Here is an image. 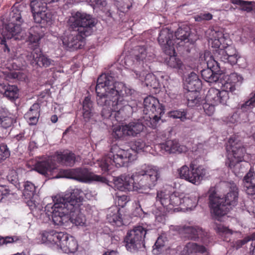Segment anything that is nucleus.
<instances>
[{
	"instance_id": "obj_1",
	"label": "nucleus",
	"mask_w": 255,
	"mask_h": 255,
	"mask_svg": "<svg viewBox=\"0 0 255 255\" xmlns=\"http://www.w3.org/2000/svg\"><path fill=\"white\" fill-rule=\"evenodd\" d=\"M97 104L103 107L101 115L110 118L113 115L117 122H122L132 112L130 105L133 91L113 77L106 74L98 78L96 87Z\"/></svg>"
},
{
	"instance_id": "obj_2",
	"label": "nucleus",
	"mask_w": 255,
	"mask_h": 255,
	"mask_svg": "<svg viewBox=\"0 0 255 255\" xmlns=\"http://www.w3.org/2000/svg\"><path fill=\"white\" fill-rule=\"evenodd\" d=\"M50 0H32L30 7L35 22L40 25L33 26L30 29L28 41L29 47L32 50L29 56L31 64L40 67H48L51 60L42 53L39 46V41L43 36L41 29L47 25H50L53 15L47 10V5L51 3Z\"/></svg>"
},
{
	"instance_id": "obj_3",
	"label": "nucleus",
	"mask_w": 255,
	"mask_h": 255,
	"mask_svg": "<svg viewBox=\"0 0 255 255\" xmlns=\"http://www.w3.org/2000/svg\"><path fill=\"white\" fill-rule=\"evenodd\" d=\"M68 23L72 30L65 32L61 37L63 46L70 50L83 48L85 37L93 33L96 20L89 14L77 11L70 17Z\"/></svg>"
},
{
	"instance_id": "obj_4",
	"label": "nucleus",
	"mask_w": 255,
	"mask_h": 255,
	"mask_svg": "<svg viewBox=\"0 0 255 255\" xmlns=\"http://www.w3.org/2000/svg\"><path fill=\"white\" fill-rule=\"evenodd\" d=\"M209 194L211 212L217 218L225 215L237 204L238 191L234 183L231 184L230 191L224 198L218 196L213 188L209 190Z\"/></svg>"
},
{
	"instance_id": "obj_5",
	"label": "nucleus",
	"mask_w": 255,
	"mask_h": 255,
	"mask_svg": "<svg viewBox=\"0 0 255 255\" xmlns=\"http://www.w3.org/2000/svg\"><path fill=\"white\" fill-rule=\"evenodd\" d=\"M156 202H159L168 211H174L181 205L187 209L192 210L196 206L198 199L195 196L185 197L177 193L170 194L161 191L157 193Z\"/></svg>"
},
{
	"instance_id": "obj_6",
	"label": "nucleus",
	"mask_w": 255,
	"mask_h": 255,
	"mask_svg": "<svg viewBox=\"0 0 255 255\" xmlns=\"http://www.w3.org/2000/svg\"><path fill=\"white\" fill-rule=\"evenodd\" d=\"M23 22L20 12L18 10H13L10 13L9 22L6 25L0 37V45L4 52L10 51L7 41L13 38L19 39L22 31L21 25Z\"/></svg>"
},
{
	"instance_id": "obj_7",
	"label": "nucleus",
	"mask_w": 255,
	"mask_h": 255,
	"mask_svg": "<svg viewBox=\"0 0 255 255\" xmlns=\"http://www.w3.org/2000/svg\"><path fill=\"white\" fill-rule=\"evenodd\" d=\"M143 120L147 127L155 128L161 117L164 113V107L159 100L152 96H149L143 101Z\"/></svg>"
},
{
	"instance_id": "obj_8",
	"label": "nucleus",
	"mask_w": 255,
	"mask_h": 255,
	"mask_svg": "<svg viewBox=\"0 0 255 255\" xmlns=\"http://www.w3.org/2000/svg\"><path fill=\"white\" fill-rule=\"evenodd\" d=\"M82 192L78 189H74L70 192L68 202L69 207V222L76 226H82L85 224V216L79 210V206L83 201Z\"/></svg>"
},
{
	"instance_id": "obj_9",
	"label": "nucleus",
	"mask_w": 255,
	"mask_h": 255,
	"mask_svg": "<svg viewBox=\"0 0 255 255\" xmlns=\"http://www.w3.org/2000/svg\"><path fill=\"white\" fill-rule=\"evenodd\" d=\"M147 230L143 227H134L129 230L124 238L125 246L128 251L136 252L145 248L144 238Z\"/></svg>"
},
{
	"instance_id": "obj_10",
	"label": "nucleus",
	"mask_w": 255,
	"mask_h": 255,
	"mask_svg": "<svg viewBox=\"0 0 255 255\" xmlns=\"http://www.w3.org/2000/svg\"><path fill=\"white\" fill-rule=\"evenodd\" d=\"M159 177V174L156 169L148 168L134 174V178L138 188L143 187L151 188L155 185Z\"/></svg>"
},
{
	"instance_id": "obj_11",
	"label": "nucleus",
	"mask_w": 255,
	"mask_h": 255,
	"mask_svg": "<svg viewBox=\"0 0 255 255\" xmlns=\"http://www.w3.org/2000/svg\"><path fill=\"white\" fill-rule=\"evenodd\" d=\"M205 174L206 169L203 166L196 167L193 163L190 164V168L186 165L183 166L179 172L181 178L195 184H199Z\"/></svg>"
},
{
	"instance_id": "obj_12",
	"label": "nucleus",
	"mask_w": 255,
	"mask_h": 255,
	"mask_svg": "<svg viewBox=\"0 0 255 255\" xmlns=\"http://www.w3.org/2000/svg\"><path fill=\"white\" fill-rule=\"evenodd\" d=\"M55 209L52 215L53 224L59 226H67L69 222L67 201L65 199H60L56 204Z\"/></svg>"
},
{
	"instance_id": "obj_13",
	"label": "nucleus",
	"mask_w": 255,
	"mask_h": 255,
	"mask_svg": "<svg viewBox=\"0 0 255 255\" xmlns=\"http://www.w3.org/2000/svg\"><path fill=\"white\" fill-rule=\"evenodd\" d=\"M70 178L80 181H94L107 183L108 180L103 176L95 174L86 168H77L70 172Z\"/></svg>"
},
{
	"instance_id": "obj_14",
	"label": "nucleus",
	"mask_w": 255,
	"mask_h": 255,
	"mask_svg": "<svg viewBox=\"0 0 255 255\" xmlns=\"http://www.w3.org/2000/svg\"><path fill=\"white\" fill-rule=\"evenodd\" d=\"M207 68L202 70L201 74L202 78L209 83H214L219 79L218 72L221 70L220 64L211 56L207 61Z\"/></svg>"
},
{
	"instance_id": "obj_15",
	"label": "nucleus",
	"mask_w": 255,
	"mask_h": 255,
	"mask_svg": "<svg viewBox=\"0 0 255 255\" xmlns=\"http://www.w3.org/2000/svg\"><path fill=\"white\" fill-rule=\"evenodd\" d=\"M173 37V31L167 27L162 28L159 33L158 41L167 55L175 53Z\"/></svg>"
},
{
	"instance_id": "obj_16",
	"label": "nucleus",
	"mask_w": 255,
	"mask_h": 255,
	"mask_svg": "<svg viewBox=\"0 0 255 255\" xmlns=\"http://www.w3.org/2000/svg\"><path fill=\"white\" fill-rule=\"evenodd\" d=\"M216 58L224 63L235 65L237 63L238 55L236 48L232 46L224 47L223 49L215 50L214 52Z\"/></svg>"
},
{
	"instance_id": "obj_17",
	"label": "nucleus",
	"mask_w": 255,
	"mask_h": 255,
	"mask_svg": "<svg viewBox=\"0 0 255 255\" xmlns=\"http://www.w3.org/2000/svg\"><path fill=\"white\" fill-rule=\"evenodd\" d=\"M114 183L118 189L122 191H132L138 188L134 178V174L132 175L123 174L114 177Z\"/></svg>"
},
{
	"instance_id": "obj_18",
	"label": "nucleus",
	"mask_w": 255,
	"mask_h": 255,
	"mask_svg": "<svg viewBox=\"0 0 255 255\" xmlns=\"http://www.w3.org/2000/svg\"><path fill=\"white\" fill-rule=\"evenodd\" d=\"M226 150L229 154L232 153L235 159H242L246 153V149L236 135L230 137L227 143Z\"/></svg>"
},
{
	"instance_id": "obj_19",
	"label": "nucleus",
	"mask_w": 255,
	"mask_h": 255,
	"mask_svg": "<svg viewBox=\"0 0 255 255\" xmlns=\"http://www.w3.org/2000/svg\"><path fill=\"white\" fill-rule=\"evenodd\" d=\"M229 99V93L225 91H220L216 88H211L207 92L205 101L216 105H218L219 104L226 105Z\"/></svg>"
},
{
	"instance_id": "obj_20",
	"label": "nucleus",
	"mask_w": 255,
	"mask_h": 255,
	"mask_svg": "<svg viewBox=\"0 0 255 255\" xmlns=\"http://www.w3.org/2000/svg\"><path fill=\"white\" fill-rule=\"evenodd\" d=\"M174 37V42L180 41L178 42V43L184 42L185 43L193 44L197 39V35L192 33L190 27L186 25L179 27L175 32Z\"/></svg>"
},
{
	"instance_id": "obj_21",
	"label": "nucleus",
	"mask_w": 255,
	"mask_h": 255,
	"mask_svg": "<svg viewBox=\"0 0 255 255\" xmlns=\"http://www.w3.org/2000/svg\"><path fill=\"white\" fill-rule=\"evenodd\" d=\"M162 152L167 153H181L187 151V147L183 145H180L176 140H168L164 143L158 145Z\"/></svg>"
},
{
	"instance_id": "obj_22",
	"label": "nucleus",
	"mask_w": 255,
	"mask_h": 255,
	"mask_svg": "<svg viewBox=\"0 0 255 255\" xmlns=\"http://www.w3.org/2000/svg\"><path fill=\"white\" fill-rule=\"evenodd\" d=\"M57 247H59L65 253H73L78 249V244L76 240L67 234L62 233Z\"/></svg>"
},
{
	"instance_id": "obj_23",
	"label": "nucleus",
	"mask_w": 255,
	"mask_h": 255,
	"mask_svg": "<svg viewBox=\"0 0 255 255\" xmlns=\"http://www.w3.org/2000/svg\"><path fill=\"white\" fill-rule=\"evenodd\" d=\"M83 117L85 122L92 124L97 120L98 114L93 112V104L90 98L86 97L83 102Z\"/></svg>"
},
{
	"instance_id": "obj_24",
	"label": "nucleus",
	"mask_w": 255,
	"mask_h": 255,
	"mask_svg": "<svg viewBox=\"0 0 255 255\" xmlns=\"http://www.w3.org/2000/svg\"><path fill=\"white\" fill-rule=\"evenodd\" d=\"M62 233L53 230L43 231L40 233L41 241L43 243L57 247L61 237L63 236Z\"/></svg>"
},
{
	"instance_id": "obj_25",
	"label": "nucleus",
	"mask_w": 255,
	"mask_h": 255,
	"mask_svg": "<svg viewBox=\"0 0 255 255\" xmlns=\"http://www.w3.org/2000/svg\"><path fill=\"white\" fill-rule=\"evenodd\" d=\"M154 57L153 54L147 55L146 49L144 46H138L134 51L133 62L135 64H140L144 62H150L153 59Z\"/></svg>"
},
{
	"instance_id": "obj_26",
	"label": "nucleus",
	"mask_w": 255,
	"mask_h": 255,
	"mask_svg": "<svg viewBox=\"0 0 255 255\" xmlns=\"http://www.w3.org/2000/svg\"><path fill=\"white\" fill-rule=\"evenodd\" d=\"M40 105L38 103H34L24 114V118L30 126L36 125L40 115Z\"/></svg>"
},
{
	"instance_id": "obj_27",
	"label": "nucleus",
	"mask_w": 255,
	"mask_h": 255,
	"mask_svg": "<svg viewBox=\"0 0 255 255\" xmlns=\"http://www.w3.org/2000/svg\"><path fill=\"white\" fill-rule=\"evenodd\" d=\"M202 86V81L194 72L190 73L186 79L184 87L189 92H197Z\"/></svg>"
},
{
	"instance_id": "obj_28",
	"label": "nucleus",
	"mask_w": 255,
	"mask_h": 255,
	"mask_svg": "<svg viewBox=\"0 0 255 255\" xmlns=\"http://www.w3.org/2000/svg\"><path fill=\"white\" fill-rule=\"evenodd\" d=\"M0 93L8 100L13 101L18 98L19 89L15 85L0 84Z\"/></svg>"
},
{
	"instance_id": "obj_29",
	"label": "nucleus",
	"mask_w": 255,
	"mask_h": 255,
	"mask_svg": "<svg viewBox=\"0 0 255 255\" xmlns=\"http://www.w3.org/2000/svg\"><path fill=\"white\" fill-rule=\"evenodd\" d=\"M239 82L238 75L236 73H231L228 76L225 77L222 83L221 91H225L228 93L229 92H233L236 90V85Z\"/></svg>"
},
{
	"instance_id": "obj_30",
	"label": "nucleus",
	"mask_w": 255,
	"mask_h": 255,
	"mask_svg": "<svg viewBox=\"0 0 255 255\" xmlns=\"http://www.w3.org/2000/svg\"><path fill=\"white\" fill-rule=\"evenodd\" d=\"M199 227L189 226H182L179 227L178 231L180 234L189 240L196 241L198 239Z\"/></svg>"
},
{
	"instance_id": "obj_31",
	"label": "nucleus",
	"mask_w": 255,
	"mask_h": 255,
	"mask_svg": "<svg viewBox=\"0 0 255 255\" xmlns=\"http://www.w3.org/2000/svg\"><path fill=\"white\" fill-rule=\"evenodd\" d=\"M55 168L56 165L52 160L38 161L34 166V169L42 175H45Z\"/></svg>"
},
{
	"instance_id": "obj_32",
	"label": "nucleus",
	"mask_w": 255,
	"mask_h": 255,
	"mask_svg": "<svg viewBox=\"0 0 255 255\" xmlns=\"http://www.w3.org/2000/svg\"><path fill=\"white\" fill-rule=\"evenodd\" d=\"M119 162H116L115 160H101L100 163V166L102 170L104 172H107L113 170V167L116 165L117 167L122 166H128L130 162L129 160H117Z\"/></svg>"
},
{
	"instance_id": "obj_33",
	"label": "nucleus",
	"mask_w": 255,
	"mask_h": 255,
	"mask_svg": "<svg viewBox=\"0 0 255 255\" xmlns=\"http://www.w3.org/2000/svg\"><path fill=\"white\" fill-rule=\"evenodd\" d=\"M244 187L249 195H255V175L250 171L244 177Z\"/></svg>"
},
{
	"instance_id": "obj_34",
	"label": "nucleus",
	"mask_w": 255,
	"mask_h": 255,
	"mask_svg": "<svg viewBox=\"0 0 255 255\" xmlns=\"http://www.w3.org/2000/svg\"><path fill=\"white\" fill-rule=\"evenodd\" d=\"M147 126L144 121L142 123L139 122H132L126 125V128L128 135L134 136L142 131L144 127Z\"/></svg>"
},
{
	"instance_id": "obj_35",
	"label": "nucleus",
	"mask_w": 255,
	"mask_h": 255,
	"mask_svg": "<svg viewBox=\"0 0 255 255\" xmlns=\"http://www.w3.org/2000/svg\"><path fill=\"white\" fill-rule=\"evenodd\" d=\"M225 40L223 34L221 32L215 31L213 33V37L211 38L209 40V42L213 48H217L216 50L219 49H223L224 46H222V43Z\"/></svg>"
},
{
	"instance_id": "obj_36",
	"label": "nucleus",
	"mask_w": 255,
	"mask_h": 255,
	"mask_svg": "<svg viewBox=\"0 0 255 255\" xmlns=\"http://www.w3.org/2000/svg\"><path fill=\"white\" fill-rule=\"evenodd\" d=\"M255 108V91L251 93L248 99L243 104L239 105V109L243 112H248Z\"/></svg>"
},
{
	"instance_id": "obj_37",
	"label": "nucleus",
	"mask_w": 255,
	"mask_h": 255,
	"mask_svg": "<svg viewBox=\"0 0 255 255\" xmlns=\"http://www.w3.org/2000/svg\"><path fill=\"white\" fill-rule=\"evenodd\" d=\"M107 219L108 222L113 226L120 227L123 225L122 218L117 209L114 210L113 212L111 211V213H109Z\"/></svg>"
},
{
	"instance_id": "obj_38",
	"label": "nucleus",
	"mask_w": 255,
	"mask_h": 255,
	"mask_svg": "<svg viewBox=\"0 0 255 255\" xmlns=\"http://www.w3.org/2000/svg\"><path fill=\"white\" fill-rule=\"evenodd\" d=\"M12 119L8 115L6 109L0 107V126L6 128L11 126Z\"/></svg>"
},
{
	"instance_id": "obj_39",
	"label": "nucleus",
	"mask_w": 255,
	"mask_h": 255,
	"mask_svg": "<svg viewBox=\"0 0 255 255\" xmlns=\"http://www.w3.org/2000/svg\"><path fill=\"white\" fill-rule=\"evenodd\" d=\"M184 250L188 254L191 253H204L206 252V248L202 245H198L196 243L189 242L184 247Z\"/></svg>"
},
{
	"instance_id": "obj_40",
	"label": "nucleus",
	"mask_w": 255,
	"mask_h": 255,
	"mask_svg": "<svg viewBox=\"0 0 255 255\" xmlns=\"http://www.w3.org/2000/svg\"><path fill=\"white\" fill-rule=\"evenodd\" d=\"M168 55V58H166L165 62L167 65L170 67L176 69H181L183 64L181 60L176 56L174 54Z\"/></svg>"
},
{
	"instance_id": "obj_41",
	"label": "nucleus",
	"mask_w": 255,
	"mask_h": 255,
	"mask_svg": "<svg viewBox=\"0 0 255 255\" xmlns=\"http://www.w3.org/2000/svg\"><path fill=\"white\" fill-rule=\"evenodd\" d=\"M145 84L147 87L153 89L160 88L161 84L159 80L157 79L155 75L153 74L149 73L146 75L145 78Z\"/></svg>"
},
{
	"instance_id": "obj_42",
	"label": "nucleus",
	"mask_w": 255,
	"mask_h": 255,
	"mask_svg": "<svg viewBox=\"0 0 255 255\" xmlns=\"http://www.w3.org/2000/svg\"><path fill=\"white\" fill-rule=\"evenodd\" d=\"M70 195V192L64 195V196H56L53 199L54 203L52 204H48L45 207V211L46 213L49 216L50 214L52 215L53 214L54 212H55V205L59 201L60 199H65L66 201H68L69 196Z\"/></svg>"
},
{
	"instance_id": "obj_43",
	"label": "nucleus",
	"mask_w": 255,
	"mask_h": 255,
	"mask_svg": "<svg viewBox=\"0 0 255 255\" xmlns=\"http://www.w3.org/2000/svg\"><path fill=\"white\" fill-rule=\"evenodd\" d=\"M231 2L240 6V9L247 12H251L253 9V1H245L243 0H231Z\"/></svg>"
},
{
	"instance_id": "obj_44",
	"label": "nucleus",
	"mask_w": 255,
	"mask_h": 255,
	"mask_svg": "<svg viewBox=\"0 0 255 255\" xmlns=\"http://www.w3.org/2000/svg\"><path fill=\"white\" fill-rule=\"evenodd\" d=\"M125 126L115 127L112 133V136L116 139H121L125 135H128V132Z\"/></svg>"
},
{
	"instance_id": "obj_45",
	"label": "nucleus",
	"mask_w": 255,
	"mask_h": 255,
	"mask_svg": "<svg viewBox=\"0 0 255 255\" xmlns=\"http://www.w3.org/2000/svg\"><path fill=\"white\" fill-rule=\"evenodd\" d=\"M164 246L165 242L162 237H158L153 247L152 253L154 255H159L164 251Z\"/></svg>"
},
{
	"instance_id": "obj_46",
	"label": "nucleus",
	"mask_w": 255,
	"mask_h": 255,
	"mask_svg": "<svg viewBox=\"0 0 255 255\" xmlns=\"http://www.w3.org/2000/svg\"><path fill=\"white\" fill-rule=\"evenodd\" d=\"M57 159H76V155L72 151L68 150L57 151L55 153Z\"/></svg>"
},
{
	"instance_id": "obj_47",
	"label": "nucleus",
	"mask_w": 255,
	"mask_h": 255,
	"mask_svg": "<svg viewBox=\"0 0 255 255\" xmlns=\"http://www.w3.org/2000/svg\"><path fill=\"white\" fill-rule=\"evenodd\" d=\"M187 96L188 105L189 107H194L199 105L201 101V98L197 96V92H189Z\"/></svg>"
},
{
	"instance_id": "obj_48",
	"label": "nucleus",
	"mask_w": 255,
	"mask_h": 255,
	"mask_svg": "<svg viewBox=\"0 0 255 255\" xmlns=\"http://www.w3.org/2000/svg\"><path fill=\"white\" fill-rule=\"evenodd\" d=\"M169 117L173 119H179L181 121L184 122L187 119V112L184 110H174L169 112Z\"/></svg>"
},
{
	"instance_id": "obj_49",
	"label": "nucleus",
	"mask_w": 255,
	"mask_h": 255,
	"mask_svg": "<svg viewBox=\"0 0 255 255\" xmlns=\"http://www.w3.org/2000/svg\"><path fill=\"white\" fill-rule=\"evenodd\" d=\"M24 194L30 198L35 192V186L31 182L26 181L24 184Z\"/></svg>"
},
{
	"instance_id": "obj_50",
	"label": "nucleus",
	"mask_w": 255,
	"mask_h": 255,
	"mask_svg": "<svg viewBox=\"0 0 255 255\" xmlns=\"http://www.w3.org/2000/svg\"><path fill=\"white\" fill-rule=\"evenodd\" d=\"M217 106L211 103L205 102L203 105V108L206 115L208 116H212L215 111V106Z\"/></svg>"
},
{
	"instance_id": "obj_51",
	"label": "nucleus",
	"mask_w": 255,
	"mask_h": 255,
	"mask_svg": "<svg viewBox=\"0 0 255 255\" xmlns=\"http://www.w3.org/2000/svg\"><path fill=\"white\" fill-rule=\"evenodd\" d=\"M20 171H21L20 169L16 170L14 169L9 170L7 176L8 180L12 184L16 183L18 180V174Z\"/></svg>"
},
{
	"instance_id": "obj_52",
	"label": "nucleus",
	"mask_w": 255,
	"mask_h": 255,
	"mask_svg": "<svg viewBox=\"0 0 255 255\" xmlns=\"http://www.w3.org/2000/svg\"><path fill=\"white\" fill-rule=\"evenodd\" d=\"M19 240L17 236H0V246L16 242Z\"/></svg>"
},
{
	"instance_id": "obj_53",
	"label": "nucleus",
	"mask_w": 255,
	"mask_h": 255,
	"mask_svg": "<svg viewBox=\"0 0 255 255\" xmlns=\"http://www.w3.org/2000/svg\"><path fill=\"white\" fill-rule=\"evenodd\" d=\"M215 231L220 235H232V231L221 224H216L214 227Z\"/></svg>"
},
{
	"instance_id": "obj_54",
	"label": "nucleus",
	"mask_w": 255,
	"mask_h": 255,
	"mask_svg": "<svg viewBox=\"0 0 255 255\" xmlns=\"http://www.w3.org/2000/svg\"><path fill=\"white\" fill-rule=\"evenodd\" d=\"M10 156V151L5 144H0V159H6Z\"/></svg>"
},
{
	"instance_id": "obj_55",
	"label": "nucleus",
	"mask_w": 255,
	"mask_h": 255,
	"mask_svg": "<svg viewBox=\"0 0 255 255\" xmlns=\"http://www.w3.org/2000/svg\"><path fill=\"white\" fill-rule=\"evenodd\" d=\"M213 18V15L210 13H201L197 15L195 17V20L197 21H202L203 20H210Z\"/></svg>"
},
{
	"instance_id": "obj_56",
	"label": "nucleus",
	"mask_w": 255,
	"mask_h": 255,
	"mask_svg": "<svg viewBox=\"0 0 255 255\" xmlns=\"http://www.w3.org/2000/svg\"><path fill=\"white\" fill-rule=\"evenodd\" d=\"M198 230H200L201 232H198V239L201 238L205 244H208L209 242V234L199 227L198 228Z\"/></svg>"
},
{
	"instance_id": "obj_57",
	"label": "nucleus",
	"mask_w": 255,
	"mask_h": 255,
	"mask_svg": "<svg viewBox=\"0 0 255 255\" xmlns=\"http://www.w3.org/2000/svg\"><path fill=\"white\" fill-rule=\"evenodd\" d=\"M90 1L94 7H104L107 4L106 0H90Z\"/></svg>"
},
{
	"instance_id": "obj_58",
	"label": "nucleus",
	"mask_w": 255,
	"mask_h": 255,
	"mask_svg": "<svg viewBox=\"0 0 255 255\" xmlns=\"http://www.w3.org/2000/svg\"><path fill=\"white\" fill-rule=\"evenodd\" d=\"M9 193V190L5 186L0 185V201L4 196H6Z\"/></svg>"
},
{
	"instance_id": "obj_59",
	"label": "nucleus",
	"mask_w": 255,
	"mask_h": 255,
	"mask_svg": "<svg viewBox=\"0 0 255 255\" xmlns=\"http://www.w3.org/2000/svg\"><path fill=\"white\" fill-rule=\"evenodd\" d=\"M248 242H249V239H247L246 237H245L243 240H238L235 243V247L237 250H238L240 248H242L243 246L247 244Z\"/></svg>"
},
{
	"instance_id": "obj_60",
	"label": "nucleus",
	"mask_w": 255,
	"mask_h": 255,
	"mask_svg": "<svg viewBox=\"0 0 255 255\" xmlns=\"http://www.w3.org/2000/svg\"><path fill=\"white\" fill-rule=\"evenodd\" d=\"M108 156H109V157L107 159L115 160V159H117L119 157L121 159L123 158V157L122 155H119V154H117V155L114 154L113 151H110V153L108 154Z\"/></svg>"
},
{
	"instance_id": "obj_61",
	"label": "nucleus",
	"mask_w": 255,
	"mask_h": 255,
	"mask_svg": "<svg viewBox=\"0 0 255 255\" xmlns=\"http://www.w3.org/2000/svg\"><path fill=\"white\" fill-rule=\"evenodd\" d=\"M135 145L136 146V150H140L144 147V144L139 141L135 142Z\"/></svg>"
},
{
	"instance_id": "obj_62",
	"label": "nucleus",
	"mask_w": 255,
	"mask_h": 255,
	"mask_svg": "<svg viewBox=\"0 0 255 255\" xmlns=\"http://www.w3.org/2000/svg\"><path fill=\"white\" fill-rule=\"evenodd\" d=\"M103 255H120L117 251H111L106 252Z\"/></svg>"
},
{
	"instance_id": "obj_63",
	"label": "nucleus",
	"mask_w": 255,
	"mask_h": 255,
	"mask_svg": "<svg viewBox=\"0 0 255 255\" xmlns=\"http://www.w3.org/2000/svg\"><path fill=\"white\" fill-rule=\"evenodd\" d=\"M121 200V201H125V204L128 201V197L127 196H121L119 199V202Z\"/></svg>"
},
{
	"instance_id": "obj_64",
	"label": "nucleus",
	"mask_w": 255,
	"mask_h": 255,
	"mask_svg": "<svg viewBox=\"0 0 255 255\" xmlns=\"http://www.w3.org/2000/svg\"><path fill=\"white\" fill-rule=\"evenodd\" d=\"M247 239H249V242L250 241H253L255 240V233L252 235L246 237Z\"/></svg>"
}]
</instances>
